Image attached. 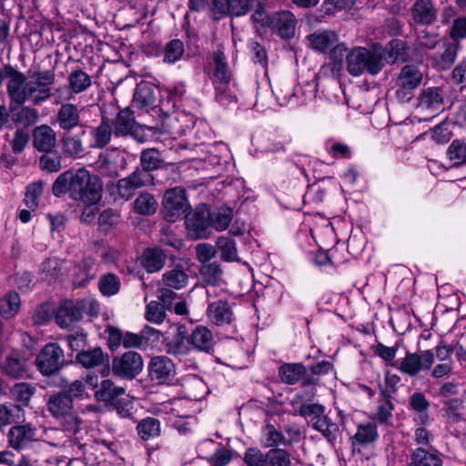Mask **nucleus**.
I'll use <instances>...</instances> for the list:
<instances>
[{
    "mask_svg": "<svg viewBox=\"0 0 466 466\" xmlns=\"http://www.w3.org/2000/svg\"><path fill=\"white\" fill-rule=\"evenodd\" d=\"M7 80L6 90L11 102L40 105L51 96L55 75L49 71L29 73L26 76L10 66L0 67V85Z\"/></svg>",
    "mask_w": 466,
    "mask_h": 466,
    "instance_id": "obj_1",
    "label": "nucleus"
},
{
    "mask_svg": "<svg viewBox=\"0 0 466 466\" xmlns=\"http://www.w3.org/2000/svg\"><path fill=\"white\" fill-rule=\"evenodd\" d=\"M102 186L96 177H91L85 168L66 171L60 176V193L68 191L73 199L95 204L101 198Z\"/></svg>",
    "mask_w": 466,
    "mask_h": 466,
    "instance_id": "obj_2",
    "label": "nucleus"
},
{
    "mask_svg": "<svg viewBox=\"0 0 466 466\" xmlns=\"http://www.w3.org/2000/svg\"><path fill=\"white\" fill-rule=\"evenodd\" d=\"M381 56L377 52L376 47L372 49L355 47L346 56L347 70L354 76H359L365 72L375 76L382 69Z\"/></svg>",
    "mask_w": 466,
    "mask_h": 466,
    "instance_id": "obj_3",
    "label": "nucleus"
},
{
    "mask_svg": "<svg viewBox=\"0 0 466 466\" xmlns=\"http://www.w3.org/2000/svg\"><path fill=\"white\" fill-rule=\"evenodd\" d=\"M84 393L85 382L83 380H76L68 383L65 380H60V415L63 413L67 424L65 431H76L78 420L69 411L73 408V400L82 397Z\"/></svg>",
    "mask_w": 466,
    "mask_h": 466,
    "instance_id": "obj_4",
    "label": "nucleus"
},
{
    "mask_svg": "<svg viewBox=\"0 0 466 466\" xmlns=\"http://www.w3.org/2000/svg\"><path fill=\"white\" fill-rule=\"evenodd\" d=\"M191 206L184 187L166 190L162 199V215L165 220L176 222L189 213Z\"/></svg>",
    "mask_w": 466,
    "mask_h": 466,
    "instance_id": "obj_5",
    "label": "nucleus"
},
{
    "mask_svg": "<svg viewBox=\"0 0 466 466\" xmlns=\"http://www.w3.org/2000/svg\"><path fill=\"white\" fill-rule=\"evenodd\" d=\"M434 353L428 350L420 353L407 352L400 361L394 362L392 365L403 374L415 377L422 370H431L434 363Z\"/></svg>",
    "mask_w": 466,
    "mask_h": 466,
    "instance_id": "obj_6",
    "label": "nucleus"
},
{
    "mask_svg": "<svg viewBox=\"0 0 466 466\" xmlns=\"http://www.w3.org/2000/svg\"><path fill=\"white\" fill-rule=\"evenodd\" d=\"M142 356L135 351H127L112 360V372L115 376L132 380L143 370Z\"/></svg>",
    "mask_w": 466,
    "mask_h": 466,
    "instance_id": "obj_7",
    "label": "nucleus"
},
{
    "mask_svg": "<svg viewBox=\"0 0 466 466\" xmlns=\"http://www.w3.org/2000/svg\"><path fill=\"white\" fill-rule=\"evenodd\" d=\"M162 287L158 289V299L166 304L171 302L177 298V293L173 289H181L187 286L188 276L185 271L178 268L166 271L162 275Z\"/></svg>",
    "mask_w": 466,
    "mask_h": 466,
    "instance_id": "obj_8",
    "label": "nucleus"
},
{
    "mask_svg": "<svg viewBox=\"0 0 466 466\" xmlns=\"http://www.w3.org/2000/svg\"><path fill=\"white\" fill-rule=\"evenodd\" d=\"M153 180L154 177L151 173L137 168L129 176L117 181V194L121 198L128 200L137 189L153 184Z\"/></svg>",
    "mask_w": 466,
    "mask_h": 466,
    "instance_id": "obj_9",
    "label": "nucleus"
},
{
    "mask_svg": "<svg viewBox=\"0 0 466 466\" xmlns=\"http://www.w3.org/2000/svg\"><path fill=\"white\" fill-rule=\"evenodd\" d=\"M151 380L161 384L171 380L175 374V364L166 356H157L151 359L148 365Z\"/></svg>",
    "mask_w": 466,
    "mask_h": 466,
    "instance_id": "obj_10",
    "label": "nucleus"
},
{
    "mask_svg": "<svg viewBox=\"0 0 466 466\" xmlns=\"http://www.w3.org/2000/svg\"><path fill=\"white\" fill-rule=\"evenodd\" d=\"M91 85L92 79L87 73L81 69L73 70L67 76V86L60 96L64 100H71L74 95L85 92Z\"/></svg>",
    "mask_w": 466,
    "mask_h": 466,
    "instance_id": "obj_11",
    "label": "nucleus"
},
{
    "mask_svg": "<svg viewBox=\"0 0 466 466\" xmlns=\"http://www.w3.org/2000/svg\"><path fill=\"white\" fill-rule=\"evenodd\" d=\"M187 229L194 232L196 238H208L210 235L209 211L205 208L196 209L191 215L185 216Z\"/></svg>",
    "mask_w": 466,
    "mask_h": 466,
    "instance_id": "obj_12",
    "label": "nucleus"
},
{
    "mask_svg": "<svg viewBox=\"0 0 466 466\" xmlns=\"http://www.w3.org/2000/svg\"><path fill=\"white\" fill-rule=\"evenodd\" d=\"M7 438L9 446L20 451L35 440V429L28 424L14 426L9 430Z\"/></svg>",
    "mask_w": 466,
    "mask_h": 466,
    "instance_id": "obj_13",
    "label": "nucleus"
},
{
    "mask_svg": "<svg viewBox=\"0 0 466 466\" xmlns=\"http://www.w3.org/2000/svg\"><path fill=\"white\" fill-rule=\"evenodd\" d=\"M188 341L195 350L200 352L209 354L214 350V336L211 330L206 326H197L189 334Z\"/></svg>",
    "mask_w": 466,
    "mask_h": 466,
    "instance_id": "obj_14",
    "label": "nucleus"
},
{
    "mask_svg": "<svg viewBox=\"0 0 466 466\" xmlns=\"http://www.w3.org/2000/svg\"><path fill=\"white\" fill-rule=\"evenodd\" d=\"M272 29L283 38H290L295 34L297 20L289 11L275 13L270 18Z\"/></svg>",
    "mask_w": 466,
    "mask_h": 466,
    "instance_id": "obj_15",
    "label": "nucleus"
},
{
    "mask_svg": "<svg viewBox=\"0 0 466 466\" xmlns=\"http://www.w3.org/2000/svg\"><path fill=\"white\" fill-rule=\"evenodd\" d=\"M36 365L43 375L49 376L58 370V347L51 343L46 345L36 359Z\"/></svg>",
    "mask_w": 466,
    "mask_h": 466,
    "instance_id": "obj_16",
    "label": "nucleus"
},
{
    "mask_svg": "<svg viewBox=\"0 0 466 466\" xmlns=\"http://www.w3.org/2000/svg\"><path fill=\"white\" fill-rule=\"evenodd\" d=\"M207 316L208 320L217 326L229 324L233 319L232 309L225 300L210 303L207 309Z\"/></svg>",
    "mask_w": 466,
    "mask_h": 466,
    "instance_id": "obj_17",
    "label": "nucleus"
},
{
    "mask_svg": "<svg viewBox=\"0 0 466 466\" xmlns=\"http://www.w3.org/2000/svg\"><path fill=\"white\" fill-rule=\"evenodd\" d=\"M423 73L417 65H406L401 69L397 77L398 86L405 90H414L422 82Z\"/></svg>",
    "mask_w": 466,
    "mask_h": 466,
    "instance_id": "obj_18",
    "label": "nucleus"
},
{
    "mask_svg": "<svg viewBox=\"0 0 466 466\" xmlns=\"http://www.w3.org/2000/svg\"><path fill=\"white\" fill-rule=\"evenodd\" d=\"M309 46L321 53L333 49L338 45V35L334 31H318L308 36Z\"/></svg>",
    "mask_w": 466,
    "mask_h": 466,
    "instance_id": "obj_19",
    "label": "nucleus"
},
{
    "mask_svg": "<svg viewBox=\"0 0 466 466\" xmlns=\"http://www.w3.org/2000/svg\"><path fill=\"white\" fill-rule=\"evenodd\" d=\"M218 15L241 16L247 15L253 7L256 0H216Z\"/></svg>",
    "mask_w": 466,
    "mask_h": 466,
    "instance_id": "obj_20",
    "label": "nucleus"
},
{
    "mask_svg": "<svg viewBox=\"0 0 466 466\" xmlns=\"http://www.w3.org/2000/svg\"><path fill=\"white\" fill-rule=\"evenodd\" d=\"M125 393V388L116 386L111 380L106 379L100 382L98 390H95L94 397L99 402L114 404Z\"/></svg>",
    "mask_w": 466,
    "mask_h": 466,
    "instance_id": "obj_21",
    "label": "nucleus"
},
{
    "mask_svg": "<svg viewBox=\"0 0 466 466\" xmlns=\"http://www.w3.org/2000/svg\"><path fill=\"white\" fill-rule=\"evenodd\" d=\"M97 274V266L91 258H84L75 268L74 279L72 280L74 287L81 288L86 286Z\"/></svg>",
    "mask_w": 466,
    "mask_h": 466,
    "instance_id": "obj_22",
    "label": "nucleus"
},
{
    "mask_svg": "<svg viewBox=\"0 0 466 466\" xmlns=\"http://www.w3.org/2000/svg\"><path fill=\"white\" fill-rule=\"evenodd\" d=\"M442 102L441 88L427 87L422 89L419 96L418 109L420 111H438L441 109Z\"/></svg>",
    "mask_w": 466,
    "mask_h": 466,
    "instance_id": "obj_23",
    "label": "nucleus"
},
{
    "mask_svg": "<svg viewBox=\"0 0 466 466\" xmlns=\"http://www.w3.org/2000/svg\"><path fill=\"white\" fill-rule=\"evenodd\" d=\"M76 360L86 369L106 365V375L109 373L108 358L103 353L100 348L81 350L76 354Z\"/></svg>",
    "mask_w": 466,
    "mask_h": 466,
    "instance_id": "obj_24",
    "label": "nucleus"
},
{
    "mask_svg": "<svg viewBox=\"0 0 466 466\" xmlns=\"http://www.w3.org/2000/svg\"><path fill=\"white\" fill-rule=\"evenodd\" d=\"M410 12L414 22L417 24L431 25L436 19V9L431 0H417Z\"/></svg>",
    "mask_w": 466,
    "mask_h": 466,
    "instance_id": "obj_25",
    "label": "nucleus"
},
{
    "mask_svg": "<svg viewBox=\"0 0 466 466\" xmlns=\"http://www.w3.org/2000/svg\"><path fill=\"white\" fill-rule=\"evenodd\" d=\"M376 50L382 55V68L386 64L402 61L406 57V44L399 39L390 41L385 47H376Z\"/></svg>",
    "mask_w": 466,
    "mask_h": 466,
    "instance_id": "obj_26",
    "label": "nucleus"
},
{
    "mask_svg": "<svg viewBox=\"0 0 466 466\" xmlns=\"http://www.w3.org/2000/svg\"><path fill=\"white\" fill-rule=\"evenodd\" d=\"M458 43H444L433 56V66L440 70L449 69L456 60Z\"/></svg>",
    "mask_w": 466,
    "mask_h": 466,
    "instance_id": "obj_27",
    "label": "nucleus"
},
{
    "mask_svg": "<svg viewBox=\"0 0 466 466\" xmlns=\"http://www.w3.org/2000/svg\"><path fill=\"white\" fill-rule=\"evenodd\" d=\"M33 138L37 150L49 152L56 145V136L51 127L43 125L34 130Z\"/></svg>",
    "mask_w": 466,
    "mask_h": 466,
    "instance_id": "obj_28",
    "label": "nucleus"
},
{
    "mask_svg": "<svg viewBox=\"0 0 466 466\" xmlns=\"http://www.w3.org/2000/svg\"><path fill=\"white\" fill-rule=\"evenodd\" d=\"M188 338L177 334L166 342V352L174 358L183 360H186L192 352Z\"/></svg>",
    "mask_w": 466,
    "mask_h": 466,
    "instance_id": "obj_29",
    "label": "nucleus"
},
{
    "mask_svg": "<svg viewBox=\"0 0 466 466\" xmlns=\"http://www.w3.org/2000/svg\"><path fill=\"white\" fill-rule=\"evenodd\" d=\"M213 81L219 85H228L232 75L228 69L226 56L218 50L213 56Z\"/></svg>",
    "mask_w": 466,
    "mask_h": 466,
    "instance_id": "obj_30",
    "label": "nucleus"
},
{
    "mask_svg": "<svg viewBox=\"0 0 466 466\" xmlns=\"http://www.w3.org/2000/svg\"><path fill=\"white\" fill-rule=\"evenodd\" d=\"M307 369L301 363H285L279 368L280 380L289 385H294L303 379Z\"/></svg>",
    "mask_w": 466,
    "mask_h": 466,
    "instance_id": "obj_31",
    "label": "nucleus"
},
{
    "mask_svg": "<svg viewBox=\"0 0 466 466\" xmlns=\"http://www.w3.org/2000/svg\"><path fill=\"white\" fill-rule=\"evenodd\" d=\"M166 254L160 248H147L142 255V265L148 273L159 271L165 265Z\"/></svg>",
    "mask_w": 466,
    "mask_h": 466,
    "instance_id": "obj_32",
    "label": "nucleus"
},
{
    "mask_svg": "<svg viewBox=\"0 0 466 466\" xmlns=\"http://www.w3.org/2000/svg\"><path fill=\"white\" fill-rule=\"evenodd\" d=\"M379 438L377 424L375 421L360 423L353 436L354 441L360 445H368L376 441Z\"/></svg>",
    "mask_w": 466,
    "mask_h": 466,
    "instance_id": "obj_33",
    "label": "nucleus"
},
{
    "mask_svg": "<svg viewBox=\"0 0 466 466\" xmlns=\"http://www.w3.org/2000/svg\"><path fill=\"white\" fill-rule=\"evenodd\" d=\"M441 459L422 448L416 449L410 457L409 466H441Z\"/></svg>",
    "mask_w": 466,
    "mask_h": 466,
    "instance_id": "obj_34",
    "label": "nucleus"
},
{
    "mask_svg": "<svg viewBox=\"0 0 466 466\" xmlns=\"http://www.w3.org/2000/svg\"><path fill=\"white\" fill-rule=\"evenodd\" d=\"M137 430L139 437L144 441H147L160 435L161 426L158 420L147 417L137 424Z\"/></svg>",
    "mask_w": 466,
    "mask_h": 466,
    "instance_id": "obj_35",
    "label": "nucleus"
},
{
    "mask_svg": "<svg viewBox=\"0 0 466 466\" xmlns=\"http://www.w3.org/2000/svg\"><path fill=\"white\" fill-rule=\"evenodd\" d=\"M170 304H166L163 301H150L145 311L146 319L153 324L159 325L164 322L167 317V308Z\"/></svg>",
    "mask_w": 466,
    "mask_h": 466,
    "instance_id": "obj_36",
    "label": "nucleus"
},
{
    "mask_svg": "<svg viewBox=\"0 0 466 466\" xmlns=\"http://www.w3.org/2000/svg\"><path fill=\"white\" fill-rule=\"evenodd\" d=\"M410 405L411 409L418 414V420L420 424L426 425L429 421L428 410L430 402L425 396L420 392H415L410 399Z\"/></svg>",
    "mask_w": 466,
    "mask_h": 466,
    "instance_id": "obj_37",
    "label": "nucleus"
},
{
    "mask_svg": "<svg viewBox=\"0 0 466 466\" xmlns=\"http://www.w3.org/2000/svg\"><path fill=\"white\" fill-rule=\"evenodd\" d=\"M311 427L320 432L329 441H334L339 432L338 424L333 422L327 414L317 420Z\"/></svg>",
    "mask_w": 466,
    "mask_h": 466,
    "instance_id": "obj_38",
    "label": "nucleus"
},
{
    "mask_svg": "<svg viewBox=\"0 0 466 466\" xmlns=\"http://www.w3.org/2000/svg\"><path fill=\"white\" fill-rule=\"evenodd\" d=\"M200 274L204 282L208 286H220L224 283L223 271L215 262L204 264L200 268Z\"/></svg>",
    "mask_w": 466,
    "mask_h": 466,
    "instance_id": "obj_39",
    "label": "nucleus"
},
{
    "mask_svg": "<svg viewBox=\"0 0 466 466\" xmlns=\"http://www.w3.org/2000/svg\"><path fill=\"white\" fill-rule=\"evenodd\" d=\"M216 245L223 260L228 262L239 260L236 242L231 238L221 236L218 238Z\"/></svg>",
    "mask_w": 466,
    "mask_h": 466,
    "instance_id": "obj_40",
    "label": "nucleus"
},
{
    "mask_svg": "<svg viewBox=\"0 0 466 466\" xmlns=\"http://www.w3.org/2000/svg\"><path fill=\"white\" fill-rule=\"evenodd\" d=\"M233 218V211L229 208H222L218 210L209 212L210 228L218 231L225 230Z\"/></svg>",
    "mask_w": 466,
    "mask_h": 466,
    "instance_id": "obj_41",
    "label": "nucleus"
},
{
    "mask_svg": "<svg viewBox=\"0 0 466 466\" xmlns=\"http://www.w3.org/2000/svg\"><path fill=\"white\" fill-rule=\"evenodd\" d=\"M157 201L149 193H141L134 202V209L140 215H152L157 211Z\"/></svg>",
    "mask_w": 466,
    "mask_h": 466,
    "instance_id": "obj_42",
    "label": "nucleus"
},
{
    "mask_svg": "<svg viewBox=\"0 0 466 466\" xmlns=\"http://www.w3.org/2000/svg\"><path fill=\"white\" fill-rule=\"evenodd\" d=\"M134 116L128 108L121 110L115 122V135L127 136L132 131L134 126Z\"/></svg>",
    "mask_w": 466,
    "mask_h": 466,
    "instance_id": "obj_43",
    "label": "nucleus"
},
{
    "mask_svg": "<svg viewBox=\"0 0 466 466\" xmlns=\"http://www.w3.org/2000/svg\"><path fill=\"white\" fill-rule=\"evenodd\" d=\"M20 302L16 292H9L0 299V314L5 319L14 317L19 309Z\"/></svg>",
    "mask_w": 466,
    "mask_h": 466,
    "instance_id": "obj_44",
    "label": "nucleus"
},
{
    "mask_svg": "<svg viewBox=\"0 0 466 466\" xmlns=\"http://www.w3.org/2000/svg\"><path fill=\"white\" fill-rule=\"evenodd\" d=\"M140 164L142 168L147 173L156 170L161 167L162 159L158 150L156 148H147L141 152Z\"/></svg>",
    "mask_w": 466,
    "mask_h": 466,
    "instance_id": "obj_45",
    "label": "nucleus"
},
{
    "mask_svg": "<svg viewBox=\"0 0 466 466\" xmlns=\"http://www.w3.org/2000/svg\"><path fill=\"white\" fill-rule=\"evenodd\" d=\"M79 123V113L72 104L63 105L60 108V127L68 129L76 127Z\"/></svg>",
    "mask_w": 466,
    "mask_h": 466,
    "instance_id": "obj_46",
    "label": "nucleus"
},
{
    "mask_svg": "<svg viewBox=\"0 0 466 466\" xmlns=\"http://www.w3.org/2000/svg\"><path fill=\"white\" fill-rule=\"evenodd\" d=\"M112 134V127L103 119L101 124L92 130L94 146L98 148L105 147L110 142Z\"/></svg>",
    "mask_w": 466,
    "mask_h": 466,
    "instance_id": "obj_47",
    "label": "nucleus"
},
{
    "mask_svg": "<svg viewBox=\"0 0 466 466\" xmlns=\"http://www.w3.org/2000/svg\"><path fill=\"white\" fill-rule=\"evenodd\" d=\"M448 158L454 166L466 164V143L456 139L451 142L447 150Z\"/></svg>",
    "mask_w": 466,
    "mask_h": 466,
    "instance_id": "obj_48",
    "label": "nucleus"
},
{
    "mask_svg": "<svg viewBox=\"0 0 466 466\" xmlns=\"http://www.w3.org/2000/svg\"><path fill=\"white\" fill-rule=\"evenodd\" d=\"M120 285L119 278L115 274L108 273L99 279L98 289L104 296L110 297L119 291Z\"/></svg>",
    "mask_w": 466,
    "mask_h": 466,
    "instance_id": "obj_49",
    "label": "nucleus"
},
{
    "mask_svg": "<svg viewBox=\"0 0 466 466\" xmlns=\"http://www.w3.org/2000/svg\"><path fill=\"white\" fill-rule=\"evenodd\" d=\"M325 407L319 403H303L298 413L307 419L312 426L317 420L320 419L321 416L325 415Z\"/></svg>",
    "mask_w": 466,
    "mask_h": 466,
    "instance_id": "obj_50",
    "label": "nucleus"
},
{
    "mask_svg": "<svg viewBox=\"0 0 466 466\" xmlns=\"http://www.w3.org/2000/svg\"><path fill=\"white\" fill-rule=\"evenodd\" d=\"M184 44L179 39H173L168 42L164 49V62L174 64L178 61L184 54Z\"/></svg>",
    "mask_w": 466,
    "mask_h": 466,
    "instance_id": "obj_51",
    "label": "nucleus"
},
{
    "mask_svg": "<svg viewBox=\"0 0 466 466\" xmlns=\"http://www.w3.org/2000/svg\"><path fill=\"white\" fill-rule=\"evenodd\" d=\"M52 317H55L56 319H58L55 305L45 303L36 309L33 315V320L35 324L42 325L51 319Z\"/></svg>",
    "mask_w": 466,
    "mask_h": 466,
    "instance_id": "obj_52",
    "label": "nucleus"
},
{
    "mask_svg": "<svg viewBox=\"0 0 466 466\" xmlns=\"http://www.w3.org/2000/svg\"><path fill=\"white\" fill-rule=\"evenodd\" d=\"M43 192V184L41 181L32 183L26 187L25 204L30 210H35L38 207V198Z\"/></svg>",
    "mask_w": 466,
    "mask_h": 466,
    "instance_id": "obj_53",
    "label": "nucleus"
},
{
    "mask_svg": "<svg viewBox=\"0 0 466 466\" xmlns=\"http://www.w3.org/2000/svg\"><path fill=\"white\" fill-rule=\"evenodd\" d=\"M155 95L147 86H138L134 94V103L139 106H148L155 103Z\"/></svg>",
    "mask_w": 466,
    "mask_h": 466,
    "instance_id": "obj_54",
    "label": "nucleus"
},
{
    "mask_svg": "<svg viewBox=\"0 0 466 466\" xmlns=\"http://www.w3.org/2000/svg\"><path fill=\"white\" fill-rule=\"evenodd\" d=\"M247 466H268V452L263 453L258 448L248 449L243 456Z\"/></svg>",
    "mask_w": 466,
    "mask_h": 466,
    "instance_id": "obj_55",
    "label": "nucleus"
},
{
    "mask_svg": "<svg viewBox=\"0 0 466 466\" xmlns=\"http://www.w3.org/2000/svg\"><path fill=\"white\" fill-rule=\"evenodd\" d=\"M263 434L265 437L264 445L268 448L288 443L282 433L273 425L268 424L263 430Z\"/></svg>",
    "mask_w": 466,
    "mask_h": 466,
    "instance_id": "obj_56",
    "label": "nucleus"
},
{
    "mask_svg": "<svg viewBox=\"0 0 466 466\" xmlns=\"http://www.w3.org/2000/svg\"><path fill=\"white\" fill-rule=\"evenodd\" d=\"M290 455L283 449H271L268 451V466H290Z\"/></svg>",
    "mask_w": 466,
    "mask_h": 466,
    "instance_id": "obj_57",
    "label": "nucleus"
},
{
    "mask_svg": "<svg viewBox=\"0 0 466 466\" xmlns=\"http://www.w3.org/2000/svg\"><path fill=\"white\" fill-rule=\"evenodd\" d=\"M3 369L7 375L14 378H19L23 376L25 370V362L19 358L10 356L6 358Z\"/></svg>",
    "mask_w": 466,
    "mask_h": 466,
    "instance_id": "obj_58",
    "label": "nucleus"
},
{
    "mask_svg": "<svg viewBox=\"0 0 466 466\" xmlns=\"http://www.w3.org/2000/svg\"><path fill=\"white\" fill-rule=\"evenodd\" d=\"M141 336L146 350L147 347L157 346L161 341L163 334L160 330L146 325L141 330Z\"/></svg>",
    "mask_w": 466,
    "mask_h": 466,
    "instance_id": "obj_59",
    "label": "nucleus"
},
{
    "mask_svg": "<svg viewBox=\"0 0 466 466\" xmlns=\"http://www.w3.org/2000/svg\"><path fill=\"white\" fill-rule=\"evenodd\" d=\"M393 409V404L390 400H383L380 402L377 413L375 414L373 420H378L381 424H390L392 419Z\"/></svg>",
    "mask_w": 466,
    "mask_h": 466,
    "instance_id": "obj_60",
    "label": "nucleus"
},
{
    "mask_svg": "<svg viewBox=\"0 0 466 466\" xmlns=\"http://www.w3.org/2000/svg\"><path fill=\"white\" fill-rule=\"evenodd\" d=\"M16 121L25 127L34 126L38 121V112L29 106H22L16 113Z\"/></svg>",
    "mask_w": 466,
    "mask_h": 466,
    "instance_id": "obj_61",
    "label": "nucleus"
},
{
    "mask_svg": "<svg viewBox=\"0 0 466 466\" xmlns=\"http://www.w3.org/2000/svg\"><path fill=\"white\" fill-rule=\"evenodd\" d=\"M440 42V35L430 30H422L418 35L417 43L420 48L433 49Z\"/></svg>",
    "mask_w": 466,
    "mask_h": 466,
    "instance_id": "obj_62",
    "label": "nucleus"
},
{
    "mask_svg": "<svg viewBox=\"0 0 466 466\" xmlns=\"http://www.w3.org/2000/svg\"><path fill=\"white\" fill-rule=\"evenodd\" d=\"M81 318V311L78 308L60 306V328L68 327L71 322L76 321Z\"/></svg>",
    "mask_w": 466,
    "mask_h": 466,
    "instance_id": "obj_63",
    "label": "nucleus"
},
{
    "mask_svg": "<svg viewBox=\"0 0 466 466\" xmlns=\"http://www.w3.org/2000/svg\"><path fill=\"white\" fill-rule=\"evenodd\" d=\"M13 395L26 405L35 393V388L28 383H17L12 390Z\"/></svg>",
    "mask_w": 466,
    "mask_h": 466,
    "instance_id": "obj_64",
    "label": "nucleus"
}]
</instances>
